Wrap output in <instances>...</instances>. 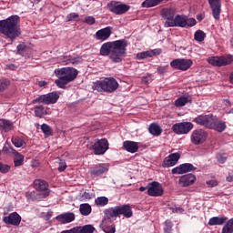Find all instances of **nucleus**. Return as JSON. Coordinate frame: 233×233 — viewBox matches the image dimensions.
Masks as SVG:
<instances>
[{
	"label": "nucleus",
	"mask_w": 233,
	"mask_h": 233,
	"mask_svg": "<svg viewBox=\"0 0 233 233\" xmlns=\"http://www.w3.org/2000/svg\"><path fill=\"white\" fill-rule=\"evenodd\" d=\"M127 46H128V41L126 39L106 42L100 47V56H109L113 63H121L123 57H127Z\"/></svg>",
	"instance_id": "1"
},
{
	"label": "nucleus",
	"mask_w": 233,
	"mask_h": 233,
	"mask_svg": "<svg viewBox=\"0 0 233 233\" xmlns=\"http://www.w3.org/2000/svg\"><path fill=\"white\" fill-rule=\"evenodd\" d=\"M0 34L6 35L11 41L19 37V35H21L19 15H11L6 19L0 20Z\"/></svg>",
	"instance_id": "2"
},
{
	"label": "nucleus",
	"mask_w": 233,
	"mask_h": 233,
	"mask_svg": "<svg viewBox=\"0 0 233 233\" xmlns=\"http://www.w3.org/2000/svg\"><path fill=\"white\" fill-rule=\"evenodd\" d=\"M58 79L55 81L58 88H66L68 83H72L77 77L78 71L74 67H62L55 70Z\"/></svg>",
	"instance_id": "3"
},
{
	"label": "nucleus",
	"mask_w": 233,
	"mask_h": 233,
	"mask_svg": "<svg viewBox=\"0 0 233 233\" xmlns=\"http://www.w3.org/2000/svg\"><path fill=\"white\" fill-rule=\"evenodd\" d=\"M104 214L106 219H116L117 216H123L128 219L134 216L132 207H130L128 204L116 206L114 208L105 209Z\"/></svg>",
	"instance_id": "4"
},
{
	"label": "nucleus",
	"mask_w": 233,
	"mask_h": 233,
	"mask_svg": "<svg viewBox=\"0 0 233 233\" xmlns=\"http://www.w3.org/2000/svg\"><path fill=\"white\" fill-rule=\"evenodd\" d=\"M117 88H119V83H117V80L114 77L96 81L93 85V90H96L97 92H108L109 94L116 92Z\"/></svg>",
	"instance_id": "5"
},
{
	"label": "nucleus",
	"mask_w": 233,
	"mask_h": 233,
	"mask_svg": "<svg viewBox=\"0 0 233 233\" xmlns=\"http://www.w3.org/2000/svg\"><path fill=\"white\" fill-rule=\"evenodd\" d=\"M110 144L106 138H96L89 143V150H93L95 156H103L108 150Z\"/></svg>",
	"instance_id": "6"
},
{
	"label": "nucleus",
	"mask_w": 233,
	"mask_h": 233,
	"mask_svg": "<svg viewBox=\"0 0 233 233\" xmlns=\"http://www.w3.org/2000/svg\"><path fill=\"white\" fill-rule=\"evenodd\" d=\"M59 100V94L56 91H53L51 93L41 95L35 98L32 101V105H56L57 101Z\"/></svg>",
	"instance_id": "7"
},
{
	"label": "nucleus",
	"mask_w": 233,
	"mask_h": 233,
	"mask_svg": "<svg viewBox=\"0 0 233 233\" xmlns=\"http://www.w3.org/2000/svg\"><path fill=\"white\" fill-rule=\"evenodd\" d=\"M177 15V11L175 7H167L160 11L161 17L166 20L164 23L165 28H170V25H172Z\"/></svg>",
	"instance_id": "8"
},
{
	"label": "nucleus",
	"mask_w": 233,
	"mask_h": 233,
	"mask_svg": "<svg viewBox=\"0 0 233 233\" xmlns=\"http://www.w3.org/2000/svg\"><path fill=\"white\" fill-rule=\"evenodd\" d=\"M107 7L109 12L112 14H116V15H123V14H127L128 10H130V5L127 4H119L116 1H111L107 4Z\"/></svg>",
	"instance_id": "9"
},
{
	"label": "nucleus",
	"mask_w": 233,
	"mask_h": 233,
	"mask_svg": "<svg viewBox=\"0 0 233 233\" xmlns=\"http://www.w3.org/2000/svg\"><path fill=\"white\" fill-rule=\"evenodd\" d=\"M208 137V132L205 129H195L190 136V141L193 145H203Z\"/></svg>",
	"instance_id": "10"
},
{
	"label": "nucleus",
	"mask_w": 233,
	"mask_h": 233,
	"mask_svg": "<svg viewBox=\"0 0 233 233\" xmlns=\"http://www.w3.org/2000/svg\"><path fill=\"white\" fill-rule=\"evenodd\" d=\"M147 194L151 198H161L165 194V189H163V186L159 182L153 181L147 184Z\"/></svg>",
	"instance_id": "11"
},
{
	"label": "nucleus",
	"mask_w": 233,
	"mask_h": 233,
	"mask_svg": "<svg viewBox=\"0 0 233 233\" xmlns=\"http://www.w3.org/2000/svg\"><path fill=\"white\" fill-rule=\"evenodd\" d=\"M194 65L191 59H185V58H177L170 62L171 68L175 70H181L182 72H187L190 66Z\"/></svg>",
	"instance_id": "12"
},
{
	"label": "nucleus",
	"mask_w": 233,
	"mask_h": 233,
	"mask_svg": "<svg viewBox=\"0 0 233 233\" xmlns=\"http://www.w3.org/2000/svg\"><path fill=\"white\" fill-rule=\"evenodd\" d=\"M192 128H194V124L191 122H180L174 124L171 127V130H173L175 134L181 136L183 134H188Z\"/></svg>",
	"instance_id": "13"
},
{
	"label": "nucleus",
	"mask_w": 233,
	"mask_h": 233,
	"mask_svg": "<svg viewBox=\"0 0 233 233\" xmlns=\"http://www.w3.org/2000/svg\"><path fill=\"white\" fill-rule=\"evenodd\" d=\"M232 56L228 55L227 56H212L208 58V62L213 66H227L232 63Z\"/></svg>",
	"instance_id": "14"
},
{
	"label": "nucleus",
	"mask_w": 233,
	"mask_h": 233,
	"mask_svg": "<svg viewBox=\"0 0 233 233\" xmlns=\"http://www.w3.org/2000/svg\"><path fill=\"white\" fill-rule=\"evenodd\" d=\"M49 185L48 182L43 180V179H35L34 181V187L38 192L42 193V198L45 199L50 196V189L48 188Z\"/></svg>",
	"instance_id": "15"
},
{
	"label": "nucleus",
	"mask_w": 233,
	"mask_h": 233,
	"mask_svg": "<svg viewBox=\"0 0 233 233\" xmlns=\"http://www.w3.org/2000/svg\"><path fill=\"white\" fill-rule=\"evenodd\" d=\"M180 158L181 154L178 152L170 154L164 158L162 163L163 168H170V167H175V165H177V161H179Z\"/></svg>",
	"instance_id": "16"
},
{
	"label": "nucleus",
	"mask_w": 233,
	"mask_h": 233,
	"mask_svg": "<svg viewBox=\"0 0 233 233\" xmlns=\"http://www.w3.org/2000/svg\"><path fill=\"white\" fill-rule=\"evenodd\" d=\"M109 168H110V166L106 163L98 164L89 170V174L94 177H99V176H103V174H106Z\"/></svg>",
	"instance_id": "17"
},
{
	"label": "nucleus",
	"mask_w": 233,
	"mask_h": 233,
	"mask_svg": "<svg viewBox=\"0 0 233 233\" xmlns=\"http://www.w3.org/2000/svg\"><path fill=\"white\" fill-rule=\"evenodd\" d=\"M21 215L15 211L3 218V221L5 225H13V227H19V225H21Z\"/></svg>",
	"instance_id": "18"
},
{
	"label": "nucleus",
	"mask_w": 233,
	"mask_h": 233,
	"mask_svg": "<svg viewBox=\"0 0 233 233\" xmlns=\"http://www.w3.org/2000/svg\"><path fill=\"white\" fill-rule=\"evenodd\" d=\"M198 170V167H194L191 163L180 164L178 167H174L172 174H187L188 172H194Z\"/></svg>",
	"instance_id": "19"
},
{
	"label": "nucleus",
	"mask_w": 233,
	"mask_h": 233,
	"mask_svg": "<svg viewBox=\"0 0 233 233\" xmlns=\"http://www.w3.org/2000/svg\"><path fill=\"white\" fill-rule=\"evenodd\" d=\"M227 124L223 120H218V116L213 115L211 123L209 124V130H216V132H225Z\"/></svg>",
	"instance_id": "20"
},
{
	"label": "nucleus",
	"mask_w": 233,
	"mask_h": 233,
	"mask_svg": "<svg viewBox=\"0 0 233 233\" xmlns=\"http://www.w3.org/2000/svg\"><path fill=\"white\" fill-rule=\"evenodd\" d=\"M214 115H199L193 118V123L199 125L200 127H205V128L210 127V123Z\"/></svg>",
	"instance_id": "21"
},
{
	"label": "nucleus",
	"mask_w": 233,
	"mask_h": 233,
	"mask_svg": "<svg viewBox=\"0 0 233 233\" xmlns=\"http://www.w3.org/2000/svg\"><path fill=\"white\" fill-rule=\"evenodd\" d=\"M212 10L213 17L219 21L221 15V0H208Z\"/></svg>",
	"instance_id": "22"
},
{
	"label": "nucleus",
	"mask_w": 233,
	"mask_h": 233,
	"mask_svg": "<svg viewBox=\"0 0 233 233\" xmlns=\"http://www.w3.org/2000/svg\"><path fill=\"white\" fill-rule=\"evenodd\" d=\"M112 26L99 29L98 31H96L95 37L97 41H106V39H109L110 35H112Z\"/></svg>",
	"instance_id": "23"
},
{
	"label": "nucleus",
	"mask_w": 233,
	"mask_h": 233,
	"mask_svg": "<svg viewBox=\"0 0 233 233\" xmlns=\"http://www.w3.org/2000/svg\"><path fill=\"white\" fill-rule=\"evenodd\" d=\"M175 26H178L179 28L187 27V15H176L175 18L171 22L169 28H174Z\"/></svg>",
	"instance_id": "24"
},
{
	"label": "nucleus",
	"mask_w": 233,
	"mask_h": 233,
	"mask_svg": "<svg viewBox=\"0 0 233 233\" xmlns=\"http://www.w3.org/2000/svg\"><path fill=\"white\" fill-rule=\"evenodd\" d=\"M56 219L62 225H66V223H72L76 219V214L72 212L60 214L56 217Z\"/></svg>",
	"instance_id": "25"
},
{
	"label": "nucleus",
	"mask_w": 233,
	"mask_h": 233,
	"mask_svg": "<svg viewBox=\"0 0 233 233\" xmlns=\"http://www.w3.org/2000/svg\"><path fill=\"white\" fill-rule=\"evenodd\" d=\"M194 183H196V177L193 174L183 175L178 180L180 187H190Z\"/></svg>",
	"instance_id": "26"
},
{
	"label": "nucleus",
	"mask_w": 233,
	"mask_h": 233,
	"mask_svg": "<svg viewBox=\"0 0 233 233\" xmlns=\"http://www.w3.org/2000/svg\"><path fill=\"white\" fill-rule=\"evenodd\" d=\"M123 147L130 154H136L139 150V143L135 141L126 140L123 142Z\"/></svg>",
	"instance_id": "27"
},
{
	"label": "nucleus",
	"mask_w": 233,
	"mask_h": 233,
	"mask_svg": "<svg viewBox=\"0 0 233 233\" xmlns=\"http://www.w3.org/2000/svg\"><path fill=\"white\" fill-rule=\"evenodd\" d=\"M161 54V49H153L148 51H144L137 54V59H147V57H154V56H159Z\"/></svg>",
	"instance_id": "28"
},
{
	"label": "nucleus",
	"mask_w": 233,
	"mask_h": 233,
	"mask_svg": "<svg viewBox=\"0 0 233 233\" xmlns=\"http://www.w3.org/2000/svg\"><path fill=\"white\" fill-rule=\"evenodd\" d=\"M227 221H228L227 217H213L209 218L208 225L209 227H216V225H225Z\"/></svg>",
	"instance_id": "29"
},
{
	"label": "nucleus",
	"mask_w": 233,
	"mask_h": 233,
	"mask_svg": "<svg viewBox=\"0 0 233 233\" xmlns=\"http://www.w3.org/2000/svg\"><path fill=\"white\" fill-rule=\"evenodd\" d=\"M0 128L5 132H10V130L14 128V123H12L10 120L0 118Z\"/></svg>",
	"instance_id": "30"
},
{
	"label": "nucleus",
	"mask_w": 233,
	"mask_h": 233,
	"mask_svg": "<svg viewBox=\"0 0 233 233\" xmlns=\"http://www.w3.org/2000/svg\"><path fill=\"white\" fill-rule=\"evenodd\" d=\"M14 167H23V165H25V156L22 155L21 153L15 151V153H14Z\"/></svg>",
	"instance_id": "31"
},
{
	"label": "nucleus",
	"mask_w": 233,
	"mask_h": 233,
	"mask_svg": "<svg viewBox=\"0 0 233 233\" xmlns=\"http://www.w3.org/2000/svg\"><path fill=\"white\" fill-rule=\"evenodd\" d=\"M148 131L152 136H157V137L161 136V134L163 133V129H161V127L156 123H152L149 126Z\"/></svg>",
	"instance_id": "32"
},
{
	"label": "nucleus",
	"mask_w": 233,
	"mask_h": 233,
	"mask_svg": "<svg viewBox=\"0 0 233 233\" xmlns=\"http://www.w3.org/2000/svg\"><path fill=\"white\" fill-rule=\"evenodd\" d=\"M80 214H82V216H90V214L92 213V206H90V204H81L80 205Z\"/></svg>",
	"instance_id": "33"
},
{
	"label": "nucleus",
	"mask_w": 233,
	"mask_h": 233,
	"mask_svg": "<svg viewBox=\"0 0 233 233\" xmlns=\"http://www.w3.org/2000/svg\"><path fill=\"white\" fill-rule=\"evenodd\" d=\"M161 0H145L141 6L142 8H152L154 6H157V5H160Z\"/></svg>",
	"instance_id": "34"
},
{
	"label": "nucleus",
	"mask_w": 233,
	"mask_h": 233,
	"mask_svg": "<svg viewBox=\"0 0 233 233\" xmlns=\"http://www.w3.org/2000/svg\"><path fill=\"white\" fill-rule=\"evenodd\" d=\"M11 141L16 148H21V147H25V145H26V142H25V139L21 137H14Z\"/></svg>",
	"instance_id": "35"
},
{
	"label": "nucleus",
	"mask_w": 233,
	"mask_h": 233,
	"mask_svg": "<svg viewBox=\"0 0 233 233\" xmlns=\"http://www.w3.org/2000/svg\"><path fill=\"white\" fill-rule=\"evenodd\" d=\"M96 231V228L92 225H86L82 228H76L77 233H94Z\"/></svg>",
	"instance_id": "36"
},
{
	"label": "nucleus",
	"mask_w": 233,
	"mask_h": 233,
	"mask_svg": "<svg viewBox=\"0 0 233 233\" xmlns=\"http://www.w3.org/2000/svg\"><path fill=\"white\" fill-rule=\"evenodd\" d=\"M221 233H233V218H230L226 222L222 228Z\"/></svg>",
	"instance_id": "37"
},
{
	"label": "nucleus",
	"mask_w": 233,
	"mask_h": 233,
	"mask_svg": "<svg viewBox=\"0 0 233 233\" xmlns=\"http://www.w3.org/2000/svg\"><path fill=\"white\" fill-rule=\"evenodd\" d=\"M95 205L96 207H106L108 205V198L106 197H98L95 199Z\"/></svg>",
	"instance_id": "38"
},
{
	"label": "nucleus",
	"mask_w": 233,
	"mask_h": 233,
	"mask_svg": "<svg viewBox=\"0 0 233 233\" xmlns=\"http://www.w3.org/2000/svg\"><path fill=\"white\" fill-rule=\"evenodd\" d=\"M35 116L36 117H43L44 116H46V109H45V106H35Z\"/></svg>",
	"instance_id": "39"
},
{
	"label": "nucleus",
	"mask_w": 233,
	"mask_h": 233,
	"mask_svg": "<svg viewBox=\"0 0 233 233\" xmlns=\"http://www.w3.org/2000/svg\"><path fill=\"white\" fill-rule=\"evenodd\" d=\"M205 37H207V34L201 30H198L194 34V39L195 41H198V43H201L205 41Z\"/></svg>",
	"instance_id": "40"
},
{
	"label": "nucleus",
	"mask_w": 233,
	"mask_h": 233,
	"mask_svg": "<svg viewBox=\"0 0 233 233\" xmlns=\"http://www.w3.org/2000/svg\"><path fill=\"white\" fill-rule=\"evenodd\" d=\"M10 86V79L2 78L0 79V92H5Z\"/></svg>",
	"instance_id": "41"
},
{
	"label": "nucleus",
	"mask_w": 233,
	"mask_h": 233,
	"mask_svg": "<svg viewBox=\"0 0 233 233\" xmlns=\"http://www.w3.org/2000/svg\"><path fill=\"white\" fill-rule=\"evenodd\" d=\"M187 103H188V97L180 96L175 101V106H185Z\"/></svg>",
	"instance_id": "42"
},
{
	"label": "nucleus",
	"mask_w": 233,
	"mask_h": 233,
	"mask_svg": "<svg viewBox=\"0 0 233 233\" xmlns=\"http://www.w3.org/2000/svg\"><path fill=\"white\" fill-rule=\"evenodd\" d=\"M41 130L45 134V136L50 137L52 135V128L46 124H43L41 126Z\"/></svg>",
	"instance_id": "43"
},
{
	"label": "nucleus",
	"mask_w": 233,
	"mask_h": 233,
	"mask_svg": "<svg viewBox=\"0 0 233 233\" xmlns=\"http://www.w3.org/2000/svg\"><path fill=\"white\" fill-rule=\"evenodd\" d=\"M172 227H174V224L170 220H166L165 221V226H164V232L165 233H171L172 232Z\"/></svg>",
	"instance_id": "44"
},
{
	"label": "nucleus",
	"mask_w": 233,
	"mask_h": 233,
	"mask_svg": "<svg viewBox=\"0 0 233 233\" xmlns=\"http://www.w3.org/2000/svg\"><path fill=\"white\" fill-rule=\"evenodd\" d=\"M2 152H4V154H15L17 151L12 146L5 145L4 146Z\"/></svg>",
	"instance_id": "45"
},
{
	"label": "nucleus",
	"mask_w": 233,
	"mask_h": 233,
	"mask_svg": "<svg viewBox=\"0 0 233 233\" xmlns=\"http://www.w3.org/2000/svg\"><path fill=\"white\" fill-rule=\"evenodd\" d=\"M102 230L105 233H116V225L104 226L102 227Z\"/></svg>",
	"instance_id": "46"
},
{
	"label": "nucleus",
	"mask_w": 233,
	"mask_h": 233,
	"mask_svg": "<svg viewBox=\"0 0 233 233\" xmlns=\"http://www.w3.org/2000/svg\"><path fill=\"white\" fill-rule=\"evenodd\" d=\"M81 63V57L80 56H69V65H79Z\"/></svg>",
	"instance_id": "47"
},
{
	"label": "nucleus",
	"mask_w": 233,
	"mask_h": 233,
	"mask_svg": "<svg viewBox=\"0 0 233 233\" xmlns=\"http://www.w3.org/2000/svg\"><path fill=\"white\" fill-rule=\"evenodd\" d=\"M0 172L1 174H8L10 172V166L0 162Z\"/></svg>",
	"instance_id": "48"
},
{
	"label": "nucleus",
	"mask_w": 233,
	"mask_h": 233,
	"mask_svg": "<svg viewBox=\"0 0 233 233\" xmlns=\"http://www.w3.org/2000/svg\"><path fill=\"white\" fill-rule=\"evenodd\" d=\"M152 81H153V78H152V75L150 74H147V76H142L143 85H150Z\"/></svg>",
	"instance_id": "49"
},
{
	"label": "nucleus",
	"mask_w": 233,
	"mask_h": 233,
	"mask_svg": "<svg viewBox=\"0 0 233 233\" xmlns=\"http://www.w3.org/2000/svg\"><path fill=\"white\" fill-rule=\"evenodd\" d=\"M16 50L17 54H19L20 56H25V52H26V46H25L24 44H20L17 46Z\"/></svg>",
	"instance_id": "50"
},
{
	"label": "nucleus",
	"mask_w": 233,
	"mask_h": 233,
	"mask_svg": "<svg viewBox=\"0 0 233 233\" xmlns=\"http://www.w3.org/2000/svg\"><path fill=\"white\" fill-rule=\"evenodd\" d=\"M84 23H86V25H96V18L94 16H86L84 19Z\"/></svg>",
	"instance_id": "51"
},
{
	"label": "nucleus",
	"mask_w": 233,
	"mask_h": 233,
	"mask_svg": "<svg viewBox=\"0 0 233 233\" xmlns=\"http://www.w3.org/2000/svg\"><path fill=\"white\" fill-rule=\"evenodd\" d=\"M79 17V14L77 13H70L66 15V21H74Z\"/></svg>",
	"instance_id": "52"
},
{
	"label": "nucleus",
	"mask_w": 233,
	"mask_h": 233,
	"mask_svg": "<svg viewBox=\"0 0 233 233\" xmlns=\"http://www.w3.org/2000/svg\"><path fill=\"white\" fill-rule=\"evenodd\" d=\"M65 170H66V162L60 159L58 172H65Z\"/></svg>",
	"instance_id": "53"
},
{
	"label": "nucleus",
	"mask_w": 233,
	"mask_h": 233,
	"mask_svg": "<svg viewBox=\"0 0 233 233\" xmlns=\"http://www.w3.org/2000/svg\"><path fill=\"white\" fill-rule=\"evenodd\" d=\"M59 61H61V63H65L66 65H70V56H61L59 57Z\"/></svg>",
	"instance_id": "54"
},
{
	"label": "nucleus",
	"mask_w": 233,
	"mask_h": 233,
	"mask_svg": "<svg viewBox=\"0 0 233 233\" xmlns=\"http://www.w3.org/2000/svg\"><path fill=\"white\" fill-rule=\"evenodd\" d=\"M198 22L195 20V18H188L187 16V26H189V27L196 26Z\"/></svg>",
	"instance_id": "55"
},
{
	"label": "nucleus",
	"mask_w": 233,
	"mask_h": 233,
	"mask_svg": "<svg viewBox=\"0 0 233 233\" xmlns=\"http://www.w3.org/2000/svg\"><path fill=\"white\" fill-rule=\"evenodd\" d=\"M157 70L158 74L163 76V74H167V72H168V66H158Z\"/></svg>",
	"instance_id": "56"
},
{
	"label": "nucleus",
	"mask_w": 233,
	"mask_h": 233,
	"mask_svg": "<svg viewBox=\"0 0 233 233\" xmlns=\"http://www.w3.org/2000/svg\"><path fill=\"white\" fill-rule=\"evenodd\" d=\"M206 184H207L210 188H213V187H218V180H214V179L208 180V181L206 182Z\"/></svg>",
	"instance_id": "57"
},
{
	"label": "nucleus",
	"mask_w": 233,
	"mask_h": 233,
	"mask_svg": "<svg viewBox=\"0 0 233 233\" xmlns=\"http://www.w3.org/2000/svg\"><path fill=\"white\" fill-rule=\"evenodd\" d=\"M61 233H77V228H73L71 229L63 230Z\"/></svg>",
	"instance_id": "58"
},
{
	"label": "nucleus",
	"mask_w": 233,
	"mask_h": 233,
	"mask_svg": "<svg viewBox=\"0 0 233 233\" xmlns=\"http://www.w3.org/2000/svg\"><path fill=\"white\" fill-rule=\"evenodd\" d=\"M227 181H228L229 183H232L233 181V171H229L228 172V176L227 177Z\"/></svg>",
	"instance_id": "59"
},
{
	"label": "nucleus",
	"mask_w": 233,
	"mask_h": 233,
	"mask_svg": "<svg viewBox=\"0 0 233 233\" xmlns=\"http://www.w3.org/2000/svg\"><path fill=\"white\" fill-rule=\"evenodd\" d=\"M48 85V82L45 81V80H41L38 82V86L40 88H43V86H46Z\"/></svg>",
	"instance_id": "60"
},
{
	"label": "nucleus",
	"mask_w": 233,
	"mask_h": 233,
	"mask_svg": "<svg viewBox=\"0 0 233 233\" xmlns=\"http://www.w3.org/2000/svg\"><path fill=\"white\" fill-rule=\"evenodd\" d=\"M83 198L85 199H92V195H90V193H88V192H84Z\"/></svg>",
	"instance_id": "61"
},
{
	"label": "nucleus",
	"mask_w": 233,
	"mask_h": 233,
	"mask_svg": "<svg viewBox=\"0 0 233 233\" xmlns=\"http://www.w3.org/2000/svg\"><path fill=\"white\" fill-rule=\"evenodd\" d=\"M6 68L8 70H15L17 67L14 64H9V65L6 66Z\"/></svg>",
	"instance_id": "62"
},
{
	"label": "nucleus",
	"mask_w": 233,
	"mask_h": 233,
	"mask_svg": "<svg viewBox=\"0 0 233 233\" xmlns=\"http://www.w3.org/2000/svg\"><path fill=\"white\" fill-rule=\"evenodd\" d=\"M218 163L223 164V163H225V161H227V157H218Z\"/></svg>",
	"instance_id": "63"
},
{
	"label": "nucleus",
	"mask_w": 233,
	"mask_h": 233,
	"mask_svg": "<svg viewBox=\"0 0 233 233\" xmlns=\"http://www.w3.org/2000/svg\"><path fill=\"white\" fill-rule=\"evenodd\" d=\"M229 81L233 85V73L229 76Z\"/></svg>",
	"instance_id": "64"
}]
</instances>
